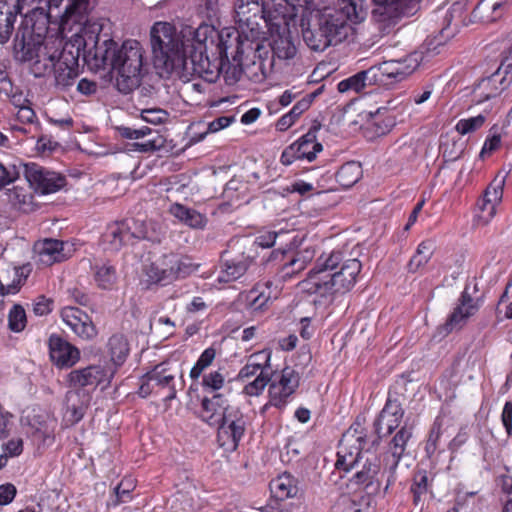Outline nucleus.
<instances>
[{
    "label": "nucleus",
    "instance_id": "obj_1",
    "mask_svg": "<svg viewBox=\"0 0 512 512\" xmlns=\"http://www.w3.org/2000/svg\"><path fill=\"white\" fill-rule=\"evenodd\" d=\"M361 268L358 259H344L340 250L323 252L299 287L302 292L315 295L316 304L330 305L354 287Z\"/></svg>",
    "mask_w": 512,
    "mask_h": 512
},
{
    "label": "nucleus",
    "instance_id": "obj_2",
    "mask_svg": "<svg viewBox=\"0 0 512 512\" xmlns=\"http://www.w3.org/2000/svg\"><path fill=\"white\" fill-rule=\"evenodd\" d=\"M353 18H356V4L346 3V0L339 8L313 10L302 20L303 40L311 50L322 52L348 37Z\"/></svg>",
    "mask_w": 512,
    "mask_h": 512
},
{
    "label": "nucleus",
    "instance_id": "obj_3",
    "mask_svg": "<svg viewBox=\"0 0 512 512\" xmlns=\"http://www.w3.org/2000/svg\"><path fill=\"white\" fill-rule=\"evenodd\" d=\"M190 52L185 59V66L178 74L196 75L209 83H215L225 67L222 48L217 43L218 31L208 24H200L190 33Z\"/></svg>",
    "mask_w": 512,
    "mask_h": 512
},
{
    "label": "nucleus",
    "instance_id": "obj_4",
    "mask_svg": "<svg viewBox=\"0 0 512 512\" xmlns=\"http://www.w3.org/2000/svg\"><path fill=\"white\" fill-rule=\"evenodd\" d=\"M114 376L115 366L103 363L74 369L68 373L66 380L70 390L66 393V404L75 422L83 418L96 387L101 386L102 390L107 389Z\"/></svg>",
    "mask_w": 512,
    "mask_h": 512
},
{
    "label": "nucleus",
    "instance_id": "obj_5",
    "mask_svg": "<svg viewBox=\"0 0 512 512\" xmlns=\"http://www.w3.org/2000/svg\"><path fill=\"white\" fill-rule=\"evenodd\" d=\"M194 28L188 27L179 34L169 22H155L150 30V43L155 63L162 66L167 73H177L185 66V59L190 52V33Z\"/></svg>",
    "mask_w": 512,
    "mask_h": 512
},
{
    "label": "nucleus",
    "instance_id": "obj_6",
    "mask_svg": "<svg viewBox=\"0 0 512 512\" xmlns=\"http://www.w3.org/2000/svg\"><path fill=\"white\" fill-rule=\"evenodd\" d=\"M101 25L86 22L78 33L75 34L71 48L75 49L78 57L95 70L110 68L113 70L119 47L112 39H105L99 43Z\"/></svg>",
    "mask_w": 512,
    "mask_h": 512
},
{
    "label": "nucleus",
    "instance_id": "obj_7",
    "mask_svg": "<svg viewBox=\"0 0 512 512\" xmlns=\"http://www.w3.org/2000/svg\"><path fill=\"white\" fill-rule=\"evenodd\" d=\"M188 256L168 252L161 255L153 254L142 264L144 282L149 288L152 285H168L175 280L186 278L199 268Z\"/></svg>",
    "mask_w": 512,
    "mask_h": 512
},
{
    "label": "nucleus",
    "instance_id": "obj_8",
    "mask_svg": "<svg viewBox=\"0 0 512 512\" xmlns=\"http://www.w3.org/2000/svg\"><path fill=\"white\" fill-rule=\"evenodd\" d=\"M78 60L71 43H66L60 52L56 49L51 54L36 59L31 66V72L37 78L52 75L54 86L66 90L74 84L78 76Z\"/></svg>",
    "mask_w": 512,
    "mask_h": 512
},
{
    "label": "nucleus",
    "instance_id": "obj_9",
    "mask_svg": "<svg viewBox=\"0 0 512 512\" xmlns=\"http://www.w3.org/2000/svg\"><path fill=\"white\" fill-rule=\"evenodd\" d=\"M113 70L117 72L116 87L128 94L137 88L143 76L144 50L137 40H126L119 47Z\"/></svg>",
    "mask_w": 512,
    "mask_h": 512
},
{
    "label": "nucleus",
    "instance_id": "obj_10",
    "mask_svg": "<svg viewBox=\"0 0 512 512\" xmlns=\"http://www.w3.org/2000/svg\"><path fill=\"white\" fill-rule=\"evenodd\" d=\"M366 446L367 437L364 428L358 422L352 424L340 440L335 467L349 472L358 462Z\"/></svg>",
    "mask_w": 512,
    "mask_h": 512
},
{
    "label": "nucleus",
    "instance_id": "obj_11",
    "mask_svg": "<svg viewBox=\"0 0 512 512\" xmlns=\"http://www.w3.org/2000/svg\"><path fill=\"white\" fill-rule=\"evenodd\" d=\"M271 29L269 46L272 51V62H289L298 54L296 39L292 36L286 15L277 13L276 23Z\"/></svg>",
    "mask_w": 512,
    "mask_h": 512
},
{
    "label": "nucleus",
    "instance_id": "obj_12",
    "mask_svg": "<svg viewBox=\"0 0 512 512\" xmlns=\"http://www.w3.org/2000/svg\"><path fill=\"white\" fill-rule=\"evenodd\" d=\"M246 419L239 407L234 406L216 427L219 445L228 452L235 451L246 430Z\"/></svg>",
    "mask_w": 512,
    "mask_h": 512
},
{
    "label": "nucleus",
    "instance_id": "obj_13",
    "mask_svg": "<svg viewBox=\"0 0 512 512\" xmlns=\"http://www.w3.org/2000/svg\"><path fill=\"white\" fill-rule=\"evenodd\" d=\"M299 382V373L290 366L284 367L279 373H274L270 378L268 404L279 409L284 408L298 388Z\"/></svg>",
    "mask_w": 512,
    "mask_h": 512
},
{
    "label": "nucleus",
    "instance_id": "obj_14",
    "mask_svg": "<svg viewBox=\"0 0 512 512\" xmlns=\"http://www.w3.org/2000/svg\"><path fill=\"white\" fill-rule=\"evenodd\" d=\"M23 174L30 187L42 195L56 193L66 185L65 176L36 163L23 165Z\"/></svg>",
    "mask_w": 512,
    "mask_h": 512
},
{
    "label": "nucleus",
    "instance_id": "obj_15",
    "mask_svg": "<svg viewBox=\"0 0 512 512\" xmlns=\"http://www.w3.org/2000/svg\"><path fill=\"white\" fill-rule=\"evenodd\" d=\"M163 390H167V394L164 397L166 402H170L176 398L175 376L169 373L163 365H157L144 376L139 394L142 397H147L153 392L159 393Z\"/></svg>",
    "mask_w": 512,
    "mask_h": 512
},
{
    "label": "nucleus",
    "instance_id": "obj_16",
    "mask_svg": "<svg viewBox=\"0 0 512 512\" xmlns=\"http://www.w3.org/2000/svg\"><path fill=\"white\" fill-rule=\"evenodd\" d=\"M505 178H495L486 188L483 197L477 202L474 221L477 224H488L496 214V206L503 197Z\"/></svg>",
    "mask_w": 512,
    "mask_h": 512
},
{
    "label": "nucleus",
    "instance_id": "obj_17",
    "mask_svg": "<svg viewBox=\"0 0 512 512\" xmlns=\"http://www.w3.org/2000/svg\"><path fill=\"white\" fill-rule=\"evenodd\" d=\"M480 308L479 300H475L468 293L467 288L461 293L458 304L448 316L446 322L439 328L440 333L447 335L454 330L462 329L469 318L477 313Z\"/></svg>",
    "mask_w": 512,
    "mask_h": 512
},
{
    "label": "nucleus",
    "instance_id": "obj_18",
    "mask_svg": "<svg viewBox=\"0 0 512 512\" xmlns=\"http://www.w3.org/2000/svg\"><path fill=\"white\" fill-rule=\"evenodd\" d=\"M418 66V53H414L403 60H391L373 66L370 69L376 70V83L386 84L388 81H402L410 75Z\"/></svg>",
    "mask_w": 512,
    "mask_h": 512
},
{
    "label": "nucleus",
    "instance_id": "obj_19",
    "mask_svg": "<svg viewBox=\"0 0 512 512\" xmlns=\"http://www.w3.org/2000/svg\"><path fill=\"white\" fill-rule=\"evenodd\" d=\"M60 316L66 326L82 340L90 341L97 336L98 331L92 318L83 310L67 306L62 308Z\"/></svg>",
    "mask_w": 512,
    "mask_h": 512
},
{
    "label": "nucleus",
    "instance_id": "obj_20",
    "mask_svg": "<svg viewBox=\"0 0 512 512\" xmlns=\"http://www.w3.org/2000/svg\"><path fill=\"white\" fill-rule=\"evenodd\" d=\"M404 416V409L397 398L389 396L384 407L374 422L375 432L378 439L390 435L396 430Z\"/></svg>",
    "mask_w": 512,
    "mask_h": 512
},
{
    "label": "nucleus",
    "instance_id": "obj_21",
    "mask_svg": "<svg viewBox=\"0 0 512 512\" xmlns=\"http://www.w3.org/2000/svg\"><path fill=\"white\" fill-rule=\"evenodd\" d=\"M234 405L222 393H214L212 396H204L201 400L198 417L209 426L216 427L228 414V410Z\"/></svg>",
    "mask_w": 512,
    "mask_h": 512
},
{
    "label": "nucleus",
    "instance_id": "obj_22",
    "mask_svg": "<svg viewBox=\"0 0 512 512\" xmlns=\"http://www.w3.org/2000/svg\"><path fill=\"white\" fill-rule=\"evenodd\" d=\"M147 228L148 226H108L102 234V241L116 251L133 239H150Z\"/></svg>",
    "mask_w": 512,
    "mask_h": 512
},
{
    "label": "nucleus",
    "instance_id": "obj_23",
    "mask_svg": "<svg viewBox=\"0 0 512 512\" xmlns=\"http://www.w3.org/2000/svg\"><path fill=\"white\" fill-rule=\"evenodd\" d=\"M48 344L50 359L58 368H70L79 361V349L62 337L52 334Z\"/></svg>",
    "mask_w": 512,
    "mask_h": 512
},
{
    "label": "nucleus",
    "instance_id": "obj_24",
    "mask_svg": "<svg viewBox=\"0 0 512 512\" xmlns=\"http://www.w3.org/2000/svg\"><path fill=\"white\" fill-rule=\"evenodd\" d=\"M379 6V14L383 20L396 23L402 17H409L416 13L419 7L418 0H372Z\"/></svg>",
    "mask_w": 512,
    "mask_h": 512
},
{
    "label": "nucleus",
    "instance_id": "obj_25",
    "mask_svg": "<svg viewBox=\"0 0 512 512\" xmlns=\"http://www.w3.org/2000/svg\"><path fill=\"white\" fill-rule=\"evenodd\" d=\"M43 49L45 52L42 51L40 46L37 47V45L31 41V33L28 28L18 29L14 39V54L16 59L26 62L33 60L34 57L40 59L45 54H51L48 51L47 45H45Z\"/></svg>",
    "mask_w": 512,
    "mask_h": 512
},
{
    "label": "nucleus",
    "instance_id": "obj_26",
    "mask_svg": "<svg viewBox=\"0 0 512 512\" xmlns=\"http://www.w3.org/2000/svg\"><path fill=\"white\" fill-rule=\"evenodd\" d=\"M275 13H268L266 16L260 17H247V21L244 19H237L236 22L238 24L241 35L249 41H257L262 38L265 34L263 31V25L268 28L269 32L273 28V23H276V15Z\"/></svg>",
    "mask_w": 512,
    "mask_h": 512
},
{
    "label": "nucleus",
    "instance_id": "obj_27",
    "mask_svg": "<svg viewBox=\"0 0 512 512\" xmlns=\"http://www.w3.org/2000/svg\"><path fill=\"white\" fill-rule=\"evenodd\" d=\"M254 266V260L250 256H241L223 262L216 281L219 284L234 282L243 277Z\"/></svg>",
    "mask_w": 512,
    "mask_h": 512
},
{
    "label": "nucleus",
    "instance_id": "obj_28",
    "mask_svg": "<svg viewBox=\"0 0 512 512\" xmlns=\"http://www.w3.org/2000/svg\"><path fill=\"white\" fill-rule=\"evenodd\" d=\"M92 277L96 287L102 291L117 289L119 275L116 266L110 261L96 262L92 267Z\"/></svg>",
    "mask_w": 512,
    "mask_h": 512
},
{
    "label": "nucleus",
    "instance_id": "obj_29",
    "mask_svg": "<svg viewBox=\"0 0 512 512\" xmlns=\"http://www.w3.org/2000/svg\"><path fill=\"white\" fill-rule=\"evenodd\" d=\"M19 12L18 0H0V43L9 40Z\"/></svg>",
    "mask_w": 512,
    "mask_h": 512
},
{
    "label": "nucleus",
    "instance_id": "obj_30",
    "mask_svg": "<svg viewBox=\"0 0 512 512\" xmlns=\"http://www.w3.org/2000/svg\"><path fill=\"white\" fill-rule=\"evenodd\" d=\"M270 490L278 500L295 497L299 492L298 480L289 473H283L270 482Z\"/></svg>",
    "mask_w": 512,
    "mask_h": 512
},
{
    "label": "nucleus",
    "instance_id": "obj_31",
    "mask_svg": "<svg viewBox=\"0 0 512 512\" xmlns=\"http://www.w3.org/2000/svg\"><path fill=\"white\" fill-rule=\"evenodd\" d=\"M108 351L110 353V360L104 361V365L115 366V373L126 360L129 354V345L127 339L122 334H113L108 340Z\"/></svg>",
    "mask_w": 512,
    "mask_h": 512
},
{
    "label": "nucleus",
    "instance_id": "obj_32",
    "mask_svg": "<svg viewBox=\"0 0 512 512\" xmlns=\"http://www.w3.org/2000/svg\"><path fill=\"white\" fill-rule=\"evenodd\" d=\"M316 133V129H310L294 142L295 147L299 148L298 154L301 160L312 162L316 159L317 154L322 151L323 146L317 141Z\"/></svg>",
    "mask_w": 512,
    "mask_h": 512
},
{
    "label": "nucleus",
    "instance_id": "obj_33",
    "mask_svg": "<svg viewBox=\"0 0 512 512\" xmlns=\"http://www.w3.org/2000/svg\"><path fill=\"white\" fill-rule=\"evenodd\" d=\"M375 72L376 70H371L369 68L340 81L337 86L338 91L341 93L348 91L360 92L367 85L376 84L377 79H375Z\"/></svg>",
    "mask_w": 512,
    "mask_h": 512
},
{
    "label": "nucleus",
    "instance_id": "obj_34",
    "mask_svg": "<svg viewBox=\"0 0 512 512\" xmlns=\"http://www.w3.org/2000/svg\"><path fill=\"white\" fill-rule=\"evenodd\" d=\"M39 261L44 265H52L64 259L63 242L45 239L38 249Z\"/></svg>",
    "mask_w": 512,
    "mask_h": 512
},
{
    "label": "nucleus",
    "instance_id": "obj_35",
    "mask_svg": "<svg viewBox=\"0 0 512 512\" xmlns=\"http://www.w3.org/2000/svg\"><path fill=\"white\" fill-rule=\"evenodd\" d=\"M272 13L266 10L263 0H237L235 3V14L237 19H244L247 17H260Z\"/></svg>",
    "mask_w": 512,
    "mask_h": 512
},
{
    "label": "nucleus",
    "instance_id": "obj_36",
    "mask_svg": "<svg viewBox=\"0 0 512 512\" xmlns=\"http://www.w3.org/2000/svg\"><path fill=\"white\" fill-rule=\"evenodd\" d=\"M313 97L314 95L312 94L309 97H304L301 100L297 101L296 104L288 113L284 114L278 119L276 123V128L279 131H286L287 129H289L295 123L298 117L303 112L309 109Z\"/></svg>",
    "mask_w": 512,
    "mask_h": 512
},
{
    "label": "nucleus",
    "instance_id": "obj_37",
    "mask_svg": "<svg viewBox=\"0 0 512 512\" xmlns=\"http://www.w3.org/2000/svg\"><path fill=\"white\" fill-rule=\"evenodd\" d=\"M361 176V165L358 162L351 161L340 167L336 173V180L340 186L350 188L360 180Z\"/></svg>",
    "mask_w": 512,
    "mask_h": 512
},
{
    "label": "nucleus",
    "instance_id": "obj_38",
    "mask_svg": "<svg viewBox=\"0 0 512 512\" xmlns=\"http://www.w3.org/2000/svg\"><path fill=\"white\" fill-rule=\"evenodd\" d=\"M512 82V60L505 59L497 71L487 77L481 88H489L493 84L501 85V89H507Z\"/></svg>",
    "mask_w": 512,
    "mask_h": 512
},
{
    "label": "nucleus",
    "instance_id": "obj_39",
    "mask_svg": "<svg viewBox=\"0 0 512 512\" xmlns=\"http://www.w3.org/2000/svg\"><path fill=\"white\" fill-rule=\"evenodd\" d=\"M412 435V426L405 423L390 440L387 453L394 454L396 457H403Z\"/></svg>",
    "mask_w": 512,
    "mask_h": 512
},
{
    "label": "nucleus",
    "instance_id": "obj_40",
    "mask_svg": "<svg viewBox=\"0 0 512 512\" xmlns=\"http://www.w3.org/2000/svg\"><path fill=\"white\" fill-rule=\"evenodd\" d=\"M272 283L268 281L265 285H256L247 294V301L249 307L253 311H262L271 299V287Z\"/></svg>",
    "mask_w": 512,
    "mask_h": 512
},
{
    "label": "nucleus",
    "instance_id": "obj_41",
    "mask_svg": "<svg viewBox=\"0 0 512 512\" xmlns=\"http://www.w3.org/2000/svg\"><path fill=\"white\" fill-rule=\"evenodd\" d=\"M378 474V464L367 461L363 468L355 473L353 476V481L358 485L364 486L365 488H371L375 485L374 490H377L380 484Z\"/></svg>",
    "mask_w": 512,
    "mask_h": 512
},
{
    "label": "nucleus",
    "instance_id": "obj_42",
    "mask_svg": "<svg viewBox=\"0 0 512 512\" xmlns=\"http://www.w3.org/2000/svg\"><path fill=\"white\" fill-rule=\"evenodd\" d=\"M9 202L17 209L28 213L34 210L33 195L23 187H14L8 192Z\"/></svg>",
    "mask_w": 512,
    "mask_h": 512
},
{
    "label": "nucleus",
    "instance_id": "obj_43",
    "mask_svg": "<svg viewBox=\"0 0 512 512\" xmlns=\"http://www.w3.org/2000/svg\"><path fill=\"white\" fill-rule=\"evenodd\" d=\"M169 212L177 220L187 224H202L204 221L202 214H200L195 209L180 203L172 204L169 208Z\"/></svg>",
    "mask_w": 512,
    "mask_h": 512
},
{
    "label": "nucleus",
    "instance_id": "obj_44",
    "mask_svg": "<svg viewBox=\"0 0 512 512\" xmlns=\"http://www.w3.org/2000/svg\"><path fill=\"white\" fill-rule=\"evenodd\" d=\"M389 109L386 107L379 108L370 122L371 128L378 136L387 134L396 124L395 116H385Z\"/></svg>",
    "mask_w": 512,
    "mask_h": 512
},
{
    "label": "nucleus",
    "instance_id": "obj_45",
    "mask_svg": "<svg viewBox=\"0 0 512 512\" xmlns=\"http://www.w3.org/2000/svg\"><path fill=\"white\" fill-rule=\"evenodd\" d=\"M260 360L267 362L269 360V355H266L263 352L251 355L247 364L239 371L238 377L242 380H245L258 375L259 373H264L263 365Z\"/></svg>",
    "mask_w": 512,
    "mask_h": 512
},
{
    "label": "nucleus",
    "instance_id": "obj_46",
    "mask_svg": "<svg viewBox=\"0 0 512 512\" xmlns=\"http://www.w3.org/2000/svg\"><path fill=\"white\" fill-rule=\"evenodd\" d=\"M432 255V244L430 242H422L418 245L416 253L412 256L408 263L409 272L415 273L427 264Z\"/></svg>",
    "mask_w": 512,
    "mask_h": 512
},
{
    "label": "nucleus",
    "instance_id": "obj_47",
    "mask_svg": "<svg viewBox=\"0 0 512 512\" xmlns=\"http://www.w3.org/2000/svg\"><path fill=\"white\" fill-rule=\"evenodd\" d=\"M134 489V483L132 480H122L114 488V496L111 497L108 502V507H117L121 503H126L131 500V492Z\"/></svg>",
    "mask_w": 512,
    "mask_h": 512
},
{
    "label": "nucleus",
    "instance_id": "obj_48",
    "mask_svg": "<svg viewBox=\"0 0 512 512\" xmlns=\"http://www.w3.org/2000/svg\"><path fill=\"white\" fill-rule=\"evenodd\" d=\"M88 5L86 0H69L64 13L65 20L81 23L85 18Z\"/></svg>",
    "mask_w": 512,
    "mask_h": 512
},
{
    "label": "nucleus",
    "instance_id": "obj_49",
    "mask_svg": "<svg viewBox=\"0 0 512 512\" xmlns=\"http://www.w3.org/2000/svg\"><path fill=\"white\" fill-rule=\"evenodd\" d=\"M401 459L402 457H396L394 454L386 452L383 458L382 472V476L386 477V485L384 488L385 491H387L388 488L395 483L397 478L396 471Z\"/></svg>",
    "mask_w": 512,
    "mask_h": 512
},
{
    "label": "nucleus",
    "instance_id": "obj_50",
    "mask_svg": "<svg viewBox=\"0 0 512 512\" xmlns=\"http://www.w3.org/2000/svg\"><path fill=\"white\" fill-rule=\"evenodd\" d=\"M224 61L225 67L223 68L221 75L227 85H234L240 80L243 74L242 64L236 57H234L231 62L227 56H225Z\"/></svg>",
    "mask_w": 512,
    "mask_h": 512
},
{
    "label": "nucleus",
    "instance_id": "obj_51",
    "mask_svg": "<svg viewBox=\"0 0 512 512\" xmlns=\"http://www.w3.org/2000/svg\"><path fill=\"white\" fill-rule=\"evenodd\" d=\"M216 357V350L213 347L206 348L201 355L199 356L198 360L190 370V378L193 380L198 379L203 371L207 369L214 361Z\"/></svg>",
    "mask_w": 512,
    "mask_h": 512
},
{
    "label": "nucleus",
    "instance_id": "obj_52",
    "mask_svg": "<svg viewBox=\"0 0 512 512\" xmlns=\"http://www.w3.org/2000/svg\"><path fill=\"white\" fill-rule=\"evenodd\" d=\"M410 491L413 495V503L415 505L421 503L423 496H425L428 491V476L426 471H418L414 475Z\"/></svg>",
    "mask_w": 512,
    "mask_h": 512
},
{
    "label": "nucleus",
    "instance_id": "obj_53",
    "mask_svg": "<svg viewBox=\"0 0 512 512\" xmlns=\"http://www.w3.org/2000/svg\"><path fill=\"white\" fill-rule=\"evenodd\" d=\"M485 121L486 116H484L483 114H479L477 116L465 119H460L455 125V130L460 135H466L480 129L484 125Z\"/></svg>",
    "mask_w": 512,
    "mask_h": 512
},
{
    "label": "nucleus",
    "instance_id": "obj_54",
    "mask_svg": "<svg viewBox=\"0 0 512 512\" xmlns=\"http://www.w3.org/2000/svg\"><path fill=\"white\" fill-rule=\"evenodd\" d=\"M26 313L22 306L14 305L8 314V326L13 332H21L26 326Z\"/></svg>",
    "mask_w": 512,
    "mask_h": 512
},
{
    "label": "nucleus",
    "instance_id": "obj_55",
    "mask_svg": "<svg viewBox=\"0 0 512 512\" xmlns=\"http://www.w3.org/2000/svg\"><path fill=\"white\" fill-rule=\"evenodd\" d=\"M501 144V134L497 125H494L490 129V136H488L483 144L480 152V157L484 158L491 155L496 151Z\"/></svg>",
    "mask_w": 512,
    "mask_h": 512
},
{
    "label": "nucleus",
    "instance_id": "obj_56",
    "mask_svg": "<svg viewBox=\"0 0 512 512\" xmlns=\"http://www.w3.org/2000/svg\"><path fill=\"white\" fill-rule=\"evenodd\" d=\"M225 377L220 370L209 372L205 374L202 378V387L204 390H209L211 392L219 391L224 387Z\"/></svg>",
    "mask_w": 512,
    "mask_h": 512
},
{
    "label": "nucleus",
    "instance_id": "obj_57",
    "mask_svg": "<svg viewBox=\"0 0 512 512\" xmlns=\"http://www.w3.org/2000/svg\"><path fill=\"white\" fill-rule=\"evenodd\" d=\"M133 151H138L142 153L154 152L160 150L164 146V139L158 132H155V135L143 142H135L132 145Z\"/></svg>",
    "mask_w": 512,
    "mask_h": 512
},
{
    "label": "nucleus",
    "instance_id": "obj_58",
    "mask_svg": "<svg viewBox=\"0 0 512 512\" xmlns=\"http://www.w3.org/2000/svg\"><path fill=\"white\" fill-rule=\"evenodd\" d=\"M486 78L482 79L479 84L474 88L473 94L477 102H483L499 95L505 89H501V85H491L489 88H481L482 83Z\"/></svg>",
    "mask_w": 512,
    "mask_h": 512
},
{
    "label": "nucleus",
    "instance_id": "obj_59",
    "mask_svg": "<svg viewBox=\"0 0 512 512\" xmlns=\"http://www.w3.org/2000/svg\"><path fill=\"white\" fill-rule=\"evenodd\" d=\"M115 129L118 132V134L125 139H140L149 136L153 133L152 129L147 126H143L139 129H134L124 125H120L116 126Z\"/></svg>",
    "mask_w": 512,
    "mask_h": 512
},
{
    "label": "nucleus",
    "instance_id": "obj_60",
    "mask_svg": "<svg viewBox=\"0 0 512 512\" xmlns=\"http://www.w3.org/2000/svg\"><path fill=\"white\" fill-rule=\"evenodd\" d=\"M269 381L270 378L267 375L259 373L253 381L245 385L244 391L249 396H257L264 390Z\"/></svg>",
    "mask_w": 512,
    "mask_h": 512
},
{
    "label": "nucleus",
    "instance_id": "obj_61",
    "mask_svg": "<svg viewBox=\"0 0 512 512\" xmlns=\"http://www.w3.org/2000/svg\"><path fill=\"white\" fill-rule=\"evenodd\" d=\"M443 46V43L441 41V37L434 36V37H428L424 44L422 45L421 53L424 54V57L426 59L439 54L440 48Z\"/></svg>",
    "mask_w": 512,
    "mask_h": 512
},
{
    "label": "nucleus",
    "instance_id": "obj_62",
    "mask_svg": "<svg viewBox=\"0 0 512 512\" xmlns=\"http://www.w3.org/2000/svg\"><path fill=\"white\" fill-rule=\"evenodd\" d=\"M335 512H368V508L349 498H343L335 506Z\"/></svg>",
    "mask_w": 512,
    "mask_h": 512
},
{
    "label": "nucleus",
    "instance_id": "obj_63",
    "mask_svg": "<svg viewBox=\"0 0 512 512\" xmlns=\"http://www.w3.org/2000/svg\"><path fill=\"white\" fill-rule=\"evenodd\" d=\"M18 176L19 172L14 165L6 167L0 163V189L15 181Z\"/></svg>",
    "mask_w": 512,
    "mask_h": 512
},
{
    "label": "nucleus",
    "instance_id": "obj_64",
    "mask_svg": "<svg viewBox=\"0 0 512 512\" xmlns=\"http://www.w3.org/2000/svg\"><path fill=\"white\" fill-rule=\"evenodd\" d=\"M53 301L43 295L38 296L33 303V312L37 316H44L52 311Z\"/></svg>",
    "mask_w": 512,
    "mask_h": 512
}]
</instances>
